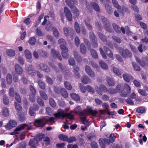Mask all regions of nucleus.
<instances>
[{
    "label": "nucleus",
    "instance_id": "obj_10",
    "mask_svg": "<svg viewBox=\"0 0 148 148\" xmlns=\"http://www.w3.org/2000/svg\"><path fill=\"white\" fill-rule=\"evenodd\" d=\"M107 88L105 86L103 85H100L99 88L96 89V91L100 95H101L102 94V92H107Z\"/></svg>",
    "mask_w": 148,
    "mask_h": 148
},
{
    "label": "nucleus",
    "instance_id": "obj_7",
    "mask_svg": "<svg viewBox=\"0 0 148 148\" xmlns=\"http://www.w3.org/2000/svg\"><path fill=\"white\" fill-rule=\"evenodd\" d=\"M136 61L138 62L142 66H147L148 58H147L143 57L140 60L138 58L136 57Z\"/></svg>",
    "mask_w": 148,
    "mask_h": 148
},
{
    "label": "nucleus",
    "instance_id": "obj_36",
    "mask_svg": "<svg viewBox=\"0 0 148 148\" xmlns=\"http://www.w3.org/2000/svg\"><path fill=\"white\" fill-rule=\"evenodd\" d=\"M136 111L138 113L142 114L145 112L146 110L143 107H139L136 108Z\"/></svg>",
    "mask_w": 148,
    "mask_h": 148
},
{
    "label": "nucleus",
    "instance_id": "obj_6",
    "mask_svg": "<svg viewBox=\"0 0 148 148\" xmlns=\"http://www.w3.org/2000/svg\"><path fill=\"white\" fill-rule=\"evenodd\" d=\"M101 19L103 22L104 25L105 29L108 31L111 32L112 31L110 28V24L107 20L106 18L103 16L102 17Z\"/></svg>",
    "mask_w": 148,
    "mask_h": 148
},
{
    "label": "nucleus",
    "instance_id": "obj_64",
    "mask_svg": "<svg viewBox=\"0 0 148 148\" xmlns=\"http://www.w3.org/2000/svg\"><path fill=\"white\" fill-rule=\"evenodd\" d=\"M69 62L70 65H73L75 63V61L73 58L70 57L69 60Z\"/></svg>",
    "mask_w": 148,
    "mask_h": 148
},
{
    "label": "nucleus",
    "instance_id": "obj_32",
    "mask_svg": "<svg viewBox=\"0 0 148 148\" xmlns=\"http://www.w3.org/2000/svg\"><path fill=\"white\" fill-rule=\"evenodd\" d=\"M64 85L65 88L69 90H71L72 88V86L69 82L67 81H65Z\"/></svg>",
    "mask_w": 148,
    "mask_h": 148
},
{
    "label": "nucleus",
    "instance_id": "obj_23",
    "mask_svg": "<svg viewBox=\"0 0 148 148\" xmlns=\"http://www.w3.org/2000/svg\"><path fill=\"white\" fill-rule=\"evenodd\" d=\"M105 8L107 12L109 14H111L112 12V8L108 4H106L105 5Z\"/></svg>",
    "mask_w": 148,
    "mask_h": 148
},
{
    "label": "nucleus",
    "instance_id": "obj_29",
    "mask_svg": "<svg viewBox=\"0 0 148 148\" xmlns=\"http://www.w3.org/2000/svg\"><path fill=\"white\" fill-rule=\"evenodd\" d=\"M71 97L75 101H78L80 100V97L78 95L73 93L71 94Z\"/></svg>",
    "mask_w": 148,
    "mask_h": 148
},
{
    "label": "nucleus",
    "instance_id": "obj_20",
    "mask_svg": "<svg viewBox=\"0 0 148 148\" xmlns=\"http://www.w3.org/2000/svg\"><path fill=\"white\" fill-rule=\"evenodd\" d=\"M123 77L124 80L127 82H129L130 80L133 79L132 77L129 74L126 73L123 75Z\"/></svg>",
    "mask_w": 148,
    "mask_h": 148
},
{
    "label": "nucleus",
    "instance_id": "obj_30",
    "mask_svg": "<svg viewBox=\"0 0 148 148\" xmlns=\"http://www.w3.org/2000/svg\"><path fill=\"white\" fill-rule=\"evenodd\" d=\"M112 26L114 29L117 33H119L121 32V29L116 24L113 23Z\"/></svg>",
    "mask_w": 148,
    "mask_h": 148
},
{
    "label": "nucleus",
    "instance_id": "obj_26",
    "mask_svg": "<svg viewBox=\"0 0 148 148\" xmlns=\"http://www.w3.org/2000/svg\"><path fill=\"white\" fill-rule=\"evenodd\" d=\"M99 64L101 67L104 70H107L108 66L107 64L103 61H101L99 62Z\"/></svg>",
    "mask_w": 148,
    "mask_h": 148
},
{
    "label": "nucleus",
    "instance_id": "obj_62",
    "mask_svg": "<svg viewBox=\"0 0 148 148\" xmlns=\"http://www.w3.org/2000/svg\"><path fill=\"white\" fill-rule=\"evenodd\" d=\"M131 99H132L128 97L126 99V102L129 105L132 106L134 105V103Z\"/></svg>",
    "mask_w": 148,
    "mask_h": 148
},
{
    "label": "nucleus",
    "instance_id": "obj_21",
    "mask_svg": "<svg viewBox=\"0 0 148 148\" xmlns=\"http://www.w3.org/2000/svg\"><path fill=\"white\" fill-rule=\"evenodd\" d=\"M24 54L25 57L28 59L30 60L32 58L31 52L28 50L26 49L24 51Z\"/></svg>",
    "mask_w": 148,
    "mask_h": 148
},
{
    "label": "nucleus",
    "instance_id": "obj_25",
    "mask_svg": "<svg viewBox=\"0 0 148 148\" xmlns=\"http://www.w3.org/2000/svg\"><path fill=\"white\" fill-rule=\"evenodd\" d=\"M106 81L108 84L110 86H113L115 84L114 80L113 79H111L109 77H107Z\"/></svg>",
    "mask_w": 148,
    "mask_h": 148
},
{
    "label": "nucleus",
    "instance_id": "obj_49",
    "mask_svg": "<svg viewBox=\"0 0 148 148\" xmlns=\"http://www.w3.org/2000/svg\"><path fill=\"white\" fill-rule=\"evenodd\" d=\"M49 102L50 105L53 107H55L56 106V103L55 102L54 99L52 98H50L49 99Z\"/></svg>",
    "mask_w": 148,
    "mask_h": 148
},
{
    "label": "nucleus",
    "instance_id": "obj_59",
    "mask_svg": "<svg viewBox=\"0 0 148 148\" xmlns=\"http://www.w3.org/2000/svg\"><path fill=\"white\" fill-rule=\"evenodd\" d=\"M15 97L16 100L17 102L21 103V99L20 97L19 94L17 93H16L15 95Z\"/></svg>",
    "mask_w": 148,
    "mask_h": 148
},
{
    "label": "nucleus",
    "instance_id": "obj_4",
    "mask_svg": "<svg viewBox=\"0 0 148 148\" xmlns=\"http://www.w3.org/2000/svg\"><path fill=\"white\" fill-rule=\"evenodd\" d=\"M37 67L39 69L46 72H49L50 71V68L46 64L44 63H40L38 64Z\"/></svg>",
    "mask_w": 148,
    "mask_h": 148
},
{
    "label": "nucleus",
    "instance_id": "obj_61",
    "mask_svg": "<svg viewBox=\"0 0 148 148\" xmlns=\"http://www.w3.org/2000/svg\"><path fill=\"white\" fill-rule=\"evenodd\" d=\"M15 106L16 109L18 111H21L22 108L19 104L16 102L15 103Z\"/></svg>",
    "mask_w": 148,
    "mask_h": 148
},
{
    "label": "nucleus",
    "instance_id": "obj_47",
    "mask_svg": "<svg viewBox=\"0 0 148 148\" xmlns=\"http://www.w3.org/2000/svg\"><path fill=\"white\" fill-rule=\"evenodd\" d=\"M39 87L42 89H44L45 88V83L42 80H40L38 82Z\"/></svg>",
    "mask_w": 148,
    "mask_h": 148
},
{
    "label": "nucleus",
    "instance_id": "obj_27",
    "mask_svg": "<svg viewBox=\"0 0 148 148\" xmlns=\"http://www.w3.org/2000/svg\"><path fill=\"white\" fill-rule=\"evenodd\" d=\"M65 1L66 4L71 8H74V2L73 0H65Z\"/></svg>",
    "mask_w": 148,
    "mask_h": 148
},
{
    "label": "nucleus",
    "instance_id": "obj_19",
    "mask_svg": "<svg viewBox=\"0 0 148 148\" xmlns=\"http://www.w3.org/2000/svg\"><path fill=\"white\" fill-rule=\"evenodd\" d=\"M73 73L75 77L77 78H79L80 77V75L79 73V69L78 67L77 66H75L73 67Z\"/></svg>",
    "mask_w": 148,
    "mask_h": 148
},
{
    "label": "nucleus",
    "instance_id": "obj_3",
    "mask_svg": "<svg viewBox=\"0 0 148 148\" xmlns=\"http://www.w3.org/2000/svg\"><path fill=\"white\" fill-rule=\"evenodd\" d=\"M41 136L40 134L37 135L36 137L34 139H31L29 142L30 146H36L39 141L42 139Z\"/></svg>",
    "mask_w": 148,
    "mask_h": 148
},
{
    "label": "nucleus",
    "instance_id": "obj_9",
    "mask_svg": "<svg viewBox=\"0 0 148 148\" xmlns=\"http://www.w3.org/2000/svg\"><path fill=\"white\" fill-rule=\"evenodd\" d=\"M119 51L120 53L124 57H131L132 56L131 53L127 49L124 50L121 48Z\"/></svg>",
    "mask_w": 148,
    "mask_h": 148
},
{
    "label": "nucleus",
    "instance_id": "obj_43",
    "mask_svg": "<svg viewBox=\"0 0 148 148\" xmlns=\"http://www.w3.org/2000/svg\"><path fill=\"white\" fill-rule=\"evenodd\" d=\"M98 34L100 39L103 42H105L106 40V36L100 32H98Z\"/></svg>",
    "mask_w": 148,
    "mask_h": 148
},
{
    "label": "nucleus",
    "instance_id": "obj_17",
    "mask_svg": "<svg viewBox=\"0 0 148 148\" xmlns=\"http://www.w3.org/2000/svg\"><path fill=\"white\" fill-rule=\"evenodd\" d=\"M14 67L15 71L18 74H21L22 73L23 71V69L19 64H16Z\"/></svg>",
    "mask_w": 148,
    "mask_h": 148
},
{
    "label": "nucleus",
    "instance_id": "obj_14",
    "mask_svg": "<svg viewBox=\"0 0 148 148\" xmlns=\"http://www.w3.org/2000/svg\"><path fill=\"white\" fill-rule=\"evenodd\" d=\"M99 142L101 148H105L106 144H109V140L107 139L100 138L99 140Z\"/></svg>",
    "mask_w": 148,
    "mask_h": 148
},
{
    "label": "nucleus",
    "instance_id": "obj_8",
    "mask_svg": "<svg viewBox=\"0 0 148 148\" xmlns=\"http://www.w3.org/2000/svg\"><path fill=\"white\" fill-rule=\"evenodd\" d=\"M27 126L25 124H23L18 126L14 130L13 132L11 133L12 135H14L18 134V132L23 130L25 127Z\"/></svg>",
    "mask_w": 148,
    "mask_h": 148
},
{
    "label": "nucleus",
    "instance_id": "obj_2",
    "mask_svg": "<svg viewBox=\"0 0 148 148\" xmlns=\"http://www.w3.org/2000/svg\"><path fill=\"white\" fill-rule=\"evenodd\" d=\"M54 118L51 116H45L35 120V124L38 127L44 126L46 123L54 122Z\"/></svg>",
    "mask_w": 148,
    "mask_h": 148
},
{
    "label": "nucleus",
    "instance_id": "obj_41",
    "mask_svg": "<svg viewBox=\"0 0 148 148\" xmlns=\"http://www.w3.org/2000/svg\"><path fill=\"white\" fill-rule=\"evenodd\" d=\"M58 42L60 45V46L66 45V43L65 40L63 38H60L58 40Z\"/></svg>",
    "mask_w": 148,
    "mask_h": 148
},
{
    "label": "nucleus",
    "instance_id": "obj_39",
    "mask_svg": "<svg viewBox=\"0 0 148 148\" xmlns=\"http://www.w3.org/2000/svg\"><path fill=\"white\" fill-rule=\"evenodd\" d=\"M107 92H108L110 94H114L117 92V89L115 88H110L107 89Z\"/></svg>",
    "mask_w": 148,
    "mask_h": 148
},
{
    "label": "nucleus",
    "instance_id": "obj_35",
    "mask_svg": "<svg viewBox=\"0 0 148 148\" xmlns=\"http://www.w3.org/2000/svg\"><path fill=\"white\" fill-rule=\"evenodd\" d=\"M60 92L62 95L65 98H66L68 97V94L66 90L64 88H62L60 90Z\"/></svg>",
    "mask_w": 148,
    "mask_h": 148
},
{
    "label": "nucleus",
    "instance_id": "obj_31",
    "mask_svg": "<svg viewBox=\"0 0 148 148\" xmlns=\"http://www.w3.org/2000/svg\"><path fill=\"white\" fill-rule=\"evenodd\" d=\"M91 54L92 57L95 59L98 58V55L97 52L94 49H92L90 50Z\"/></svg>",
    "mask_w": 148,
    "mask_h": 148
},
{
    "label": "nucleus",
    "instance_id": "obj_51",
    "mask_svg": "<svg viewBox=\"0 0 148 148\" xmlns=\"http://www.w3.org/2000/svg\"><path fill=\"white\" fill-rule=\"evenodd\" d=\"M116 89L117 90L119 91L123 92L124 91V88L123 86L121 84H119L116 87Z\"/></svg>",
    "mask_w": 148,
    "mask_h": 148
},
{
    "label": "nucleus",
    "instance_id": "obj_55",
    "mask_svg": "<svg viewBox=\"0 0 148 148\" xmlns=\"http://www.w3.org/2000/svg\"><path fill=\"white\" fill-rule=\"evenodd\" d=\"M67 52L62 51L61 54L63 58L65 59H67L69 57V55Z\"/></svg>",
    "mask_w": 148,
    "mask_h": 148
},
{
    "label": "nucleus",
    "instance_id": "obj_12",
    "mask_svg": "<svg viewBox=\"0 0 148 148\" xmlns=\"http://www.w3.org/2000/svg\"><path fill=\"white\" fill-rule=\"evenodd\" d=\"M64 10L67 19L69 21H71L72 20V16L70 10L66 7L64 8Z\"/></svg>",
    "mask_w": 148,
    "mask_h": 148
},
{
    "label": "nucleus",
    "instance_id": "obj_34",
    "mask_svg": "<svg viewBox=\"0 0 148 148\" xmlns=\"http://www.w3.org/2000/svg\"><path fill=\"white\" fill-rule=\"evenodd\" d=\"M7 82L8 84H10L12 82V75L8 73L7 76Z\"/></svg>",
    "mask_w": 148,
    "mask_h": 148
},
{
    "label": "nucleus",
    "instance_id": "obj_37",
    "mask_svg": "<svg viewBox=\"0 0 148 148\" xmlns=\"http://www.w3.org/2000/svg\"><path fill=\"white\" fill-rule=\"evenodd\" d=\"M52 30L54 35L56 38L59 37L60 34L58 30L55 27L52 28Z\"/></svg>",
    "mask_w": 148,
    "mask_h": 148
},
{
    "label": "nucleus",
    "instance_id": "obj_58",
    "mask_svg": "<svg viewBox=\"0 0 148 148\" xmlns=\"http://www.w3.org/2000/svg\"><path fill=\"white\" fill-rule=\"evenodd\" d=\"M45 77L47 82L50 84L52 85L53 84V80L51 78L47 75Z\"/></svg>",
    "mask_w": 148,
    "mask_h": 148
},
{
    "label": "nucleus",
    "instance_id": "obj_52",
    "mask_svg": "<svg viewBox=\"0 0 148 148\" xmlns=\"http://www.w3.org/2000/svg\"><path fill=\"white\" fill-rule=\"evenodd\" d=\"M90 38L92 41L97 40L95 34L92 32H91L90 33Z\"/></svg>",
    "mask_w": 148,
    "mask_h": 148
},
{
    "label": "nucleus",
    "instance_id": "obj_28",
    "mask_svg": "<svg viewBox=\"0 0 148 148\" xmlns=\"http://www.w3.org/2000/svg\"><path fill=\"white\" fill-rule=\"evenodd\" d=\"M7 55L10 56H14L15 54V51L12 49H8L7 50Z\"/></svg>",
    "mask_w": 148,
    "mask_h": 148
},
{
    "label": "nucleus",
    "instance_id": "obj_5",
    "mask_svg": "<svg viewBox=\"0 0 148 148\" xmlns=\"http://www.w3.org/2000/svg\"><path fill=\"white\" fill-rule=\"evenodd\" d=\"M124 88L126 92H121L120 95L123 97H127L131 92V89L130 86L127 84H125L124 85Z\"/></svg>",
    "mask_w": 148,
    "mask_h": 148
},
{
    "label": "nucleus",
    "instance_id": "obj_13",
    "mask_svg": "<svg viewBox=\"0 0 148 148\" xmlns=\"http://www.w3.org/2000/svg\"><path fill=\"white\" fill-rule=\"evenodd\" d=\"M65 113L62 109H59L58 110L57 112L54 114V116L56 118H60V117L64 118L65 117Z\"/></svg>",
    "mask_w": 148,
    "mask_h": 148
},
{
    "label": "nucleus",
    "instance_id": "obj_11",
    "mask_svg": "<svg viewBox=\"0 0 148 148\" xmlns=\"http://www.w3.org/2000/svg\"><path fill=\"white\" fill-rule=\"evenodd\" d=\"M26 70L27 73L31 75H34L36 74V70L32 65H29Z\"/></svg>",
    "mask_w": 148,
    "mask_h": 148
},
{
    "label": "nucleus",
    "instance_id": "obj_15",
    "mask_svg": "<svg viewBox=\"0 0 148 148\" xmlns=\"http://www.w3.org/2000/svg\"><path fill=\"white\" fill-rule=\"evenodd\" d=\"M51 54L53 57L55 58H57L59 60H61L62 57L58 51H56L54 49H52L51 50Z\"/></svg>",
    "mask_w": 148,
    "mask_h": 148
},
{
    "label": "nucleus",
    "instance_id": "obj_50",
    "mask_svg": "<svg viewBox=\"0 0 148 148\" xmlns=\"http://www.w3.org/2000/svg\"><path fill=\"white\" fill-rule=\"evenodd\" d=\"M59 138L63 141H67V140L68 138V137L66 135L61 134L59 136Z\"/></svg>",
    "mask_w": 148,
    "mask_h": 148
},
{
    "label": "nucleus",
    "instance_id": "obj_53",
    "mask_svg": "<svg viewBox=\"0 0 148 148\" xmlns=\"http://www.w3.org/2000/svg\"><path fill=\"white\" fill-rule=\"evenodd\" d=\"M95 10L97 11H99L100 9L98 5L96 3H92L91 5Z\"/></svg>",
    "mask_w": 148,
    "mask_h": 148
},
{
    "label": "nucleus",
    "instance_id": "obj_63",
    "mask_svg": "<svg viewBox=\"0 0 148 148\" xmlns=\"http://www.w3.org/2000/svg\"><path fill=\"white\" fill-rule=\"evenodd\" d=\"M75 27L76 32L78 33L80 32V30L79 26V24L76 22L75 23Z\"/></svg>",
    "mask_w": 148,
    "mask_h": 148
},
{
    "label": "nucleus",
    "instance_id": "obj_24",
    "mask_svg": "<svg viewBox=\"0 0 148 148\" xmlns=\"http://www.w3.org/2000/svg\"><path fill=\"white\" fill-rule=\"evenodd\" d=\"M18 119L19 121L22 122H25L26 121V118L23 114L18 112Z\"/></svg>",
    "mask_w": 148,
    "mask_h": 148
},
{
    "label": "nucleus",
    "instance_id": "obj_18",
    "mask_svg": "<svg viewBox=\"0 0 148 148\" xmlns=\"http://www.w3.org/2000/svg\"><path fill=\"white\" fill-rule=\"evenodd\" d=\"M73 32H74L73 30L71 28L65 27L64 28V34L66 36H69L70 33Z\"/></svg>",
    "mask_w": 148,
    "mask_h": 148
},
{
    "label": "nucleus",
    "instance_id": "obj_38",
    "mask_svg": "<svg viewBox=\"0 0 148 148\" xmlns=\"http://www.w3.org/2000/svg\"><path fill=\"white\" fill-rule=\"evenodd\" d=\"M112 3L114 6L118 9H120L121 7L116 0H112Z\"/></svg>",
    "mask_w": 148,
    "mask_h": 148
},
{
    "label": "nucleus",
    "instance_id": "obj_57",
    "mask_svg": "<svg viewBox=\"0 0 148 148\" xmlns=\"http://www.w3.org/2000/svg\"><path fill=\"white\" fill-rule=\"evenodd\" d=\"M85 24L87 28L89 30H91L92 29V25L89 23H88L86 21H84Z\"/></svg>",
    "mask_w": 148,
    "mask_h": 148
},
{
    "label": "nucleus",
    "instance_id": "obj_46",
    "mask_svg": "<svg viewBox=\"0 0 148 148\" xmlns=\"http://www.w3.org/2000/svg\"><path fill=\"white\" fill-rule=\"evenodd\" d=\"M113 71L117 75H119L121 74V71L117 68L115 67H113Z\"/></svg>",
    "mask_w": 148,
    "mask_h": 148
},
{
    "label": "nucleus",
    "instance_id": "obj_60",
    "mask_svg": "<svg viewBox=\"0 0 148 148\" xmlns=\"http://www.w3.org/2000/svg\"><path fill=\"white\" fill-rule=\"evenodd\" d=\"M36 94H31L29 95V100L30 101L32 102H34L35 101V95Z\"/></svg>",
    "mask_w": 148,
    "mask_h": 148
},
{
    "label": "nucleus",
    "instance_id": "obj_42",
    "mask_svg": "<svg viewBox=\"0 0 148 148\" xmlns=\"http://www.w3.org/2000/svg\"><path fill=\"white\" fill-rule=\"evenodd\" d=\"M66 117L67 119L71 120L74 118V115L73 114L70 113H66L65 115V117Z\"/></svg>",
    "mask_w": 148,
    "mask_h": 148
},
{
    "label": "nucleus",
    "instance_id": "obj_16",
    "mask_svg": "<svg viewBox=\"0 0 148 148\" xmlns=\"http://www.w3.org/2000/svg\"><path fill=\"white\" fill-rule=\"evenodd\" d=\"M82 82L84 84L90 83L92 82V80L91 79L87 76H84L81 78Z\"/></svg>",
    "mask_w": 148,
    "mask_h": 148
},
{
    "label": "nucleus",
    "instance_id": "obj_44",
    "mask_svg": "<svg viewBox=\"0 0 148 148\" xmlns=\"http://www.w3.org/2000/svg\"><path fill=\"white\" fill-rule=\"evenodd\" d=\"M80 50L81 52L83 53H85L86 51V48L84 45L83 44H81L80 46Z\"/></svg>",
    "mask_w": 148,
    "mask_h": 148
},
{
    "label": "nucleus",
    "instance_id": "obj_1",
    "mask_svg": "<svg viewBox=\"0 0 148 148\" xmlns=\"http://www.w3.org/2000/svg\"><path fill=\"white\" fill-rule=\"evenodd\" d=\"M87 112H81L79 113L80 115L82 116L80 118L83 124L86 125V127L88 126L89 121L88 120L86 119V116L88 115L89 114L95 116L97 113V111L96 110H93L90 107H87Z\"/></svg>",
    "mask_w": 148,
    "mask_h": 148
},
{
    "label": "nucleus",
    "instance_id": "obj_40",
    "mask_svg": "<svg viewBox=\"0 0 148 148\" xmlns=\"http://www.w3.org/2000/svg\"><path fill=\"white\" fill-rule=\"evenodd\" d=\"M36 42V39L35 37H30L29 40V43L32 45H34Z\"/></svg>",
    "mask_w": 148,
    "mask_h": 148
},
{
    "label": "nucleus",
    "instance_id": "obj_54",
    "mask_svg": "<svg viewBox=\"0 0 148 148\" xmlns=\"http://www.w3.org/2000/svg\"><path fill=\"white\" fill-rule=\"evenodd\" d=\"M76 140V138L74 136H72L68 138L67 142L69 143H72Z\"/></svg>",
    "mask_w": 148,
    "mask_h": 148
},
{
    "label": "nucleus",
    "instance_id": "obj_22",
    "mask_svg": "<svg viewBox=\"0 0 148 148\" xmlns=\"http://www.w3.org/2000/svg\"><path fill=\"white\" fill-rule=\"evenodd\" d=\"M103 49L104 51L108 56L111 58H112L113 54L111 51L106 47H104Z\"/></svg>",
    "mask_w": 148,
    "mask_h": 148
},
{
    "label": "nucleus",
    "instance_id": "obj_56",
    "mask_svg": "<svg viewBox=\"0 0 148 148\" xmlns=\"http://www.w3.org/2000/svg\"><path fill=\"white\" fill-rule=\"evenodd\" d=\"M115 137L114 136V134H111L110 135L109 137V143H112L114 142L115 140Z\"/></svg>",
    "mask_w": 148,
    "mask_h": 148
},
{
    "label": "nucleus",
    "instance_id": "obj_45",
    "mask_svg": "<svg viewBox=\"0 0 148 148\" xmlns=\"http://www.w3.org/2000/svg\"><path fill=\"white\" fill-rule=\"evenodd\" d=\"M40 95L45 100H46L48 98V96L45 92L42 91H40Z\"/></svg>",
    "mask_w": 148,
    "mask_h": 148
},
{
    "label": "nucleus",
    "instance_id": "obj_48",
    "mask_svg": "<svg viewBox=\"0 0 148 148\" xmlns=\"http://www.w3.org/2000/svg\"><path fill=\"white\" fill-rule=\"evenodd\" d=\"M3 115L5 116H7L9 115V111L8 109L4 107L3 109Z\"/></svg>",
    "mask_w": 148,
    "mask_h": 148
},
{
    "label": "nucleus",
    "instance_id": "obj_33",
    "mask_svg": "<svg viewBox=\"0 0 148 148\" xmlns=\"http://www.w3.org/2000/svg\"><path fill=\"white\" fill-rule=\"evenodd\" d=\"M121 29L123 34H125V31L126 33L127 34H130L131 33V32L129 30V27L127 26L125 27V29L123 27H121Z\"/></svg>",
    "mask_w": 148,
    "mask_h": 148
}]
</instances>
